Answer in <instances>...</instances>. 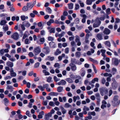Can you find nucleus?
I'll return each instance as SVG.
<instances>
[{
	"label": "nucleus",
	"instance_id": "1",
	"mask_svg": "<svg viewBox=\"0 0 120 120\" xmlns=\"http://www.w3.org/2000/svg\"><path fill=\"white\" fill-rule=\"evenodd\" d=\"M99 90L102 96L104 95L103 93H104L105 94H107L108 92V90L105 88H100Z\"/></svg>",
	"mask_w": 120,
	"mask_h": 120
},
{
	"label": "nucleus",
	"instance_id": "2",
	"mask_svg": "<svg viewBox=\"0 0 120 120\" xmlns=\"http://www.w3.org/2000/svg\"><path fill=\"white\" fill-rule=\"evenodd\" d=\"M71 63L70 64L71 67V68L72 71H75V60L74 59H71Z\"/></svg>",
	"mask_w": 120,
	"mask_h": 120
},
{
	"label": "nucleus",
	"instance_id": "3",
	"mask_svg": "<svg viewBox=\"0 0 120 120\" xmlns=\"http://www.w3.org/2000/svg\"><path fill=\"white\" fill-rule=\"evenodd\" d=\"M36 1H34L33 3L32 2L28 3H27L26 5L28 8L31 9L36 4Z\"/></svg>",
	"mask_w": 120,
	"mask_h": 120
},
{
	"label": "nucleus",
	"instance_id": "4",
	"mask_svg": "<svg viewBox=\"0 0 120 120\" xmlns=\"http://www.w3.org/2000/svg\"><path fill=\"white\" fill-rule=\"evenodd\" d=\"M113 81V82L112 83V88L115 90L116 89L118 83L115 80V79H112Z\"/></svg>",
	"mask_w": 120,
	"mask_h": 120
},
{
	"label": "nucleus",
	"instance_id": "5",
	"mask_svg": "<svg viewBox=\"0 0 120 120\" xmlns=\"http://www.w3.org/2000/svg\"><path fill=\"white\" fill-rule=\"evenodd\" d=\"M41 52V49L39 47L35 48L34 50V52L35 54L37 55L39 53Z\"/></svg>",
	"mask_w": 120,
	"mask_h": 120
},
{
	"label": "nucleus",
	"instance_id": "6",
	"mask_svg": "<svg viewBox=\"0 0 120 120\" xmlns=\"http://www.w3.org/2000/svg\"><path fill=\"white\" fill-rule=\"evenodd\" d=\"M11 37L14 40H17L19 38V35L18 33H15L11 35Z\"/></svg>",
	"mask_w": 120,
	"mask_h": 120
},
{
	"label": "nucleus",
	"instance_id": "7",
	"mask_svg": "<svg viewBox=\"0 0 120 120\" xmlns=\"http://www.w3.org/2000/svg\"><path fill=\"white\" fill-rule=\"evenodd\" d=\"M10 75L11 76L15 77L16 76V73L14 71L13 68H11L10 69Z\"/></svg>",
	"mask_w": 120,
	"mask_h": 120
},
{
	"label": "nucleus",
	"instance_id": "8",
	"mask_svg": "<svg viewBox=\"0 0 120 120\" xmlns=\"http://www.w3.org/2000/svg\"><path fill=\"white\" fill-rule=\"evenodd\" d=\"M95 96L96 99L97 100V102L98 104H99L100 101V98L99 94L97 93L95 94Z\"/></svg>",
	"mask_w": 120,
	"mask_h": 120
},
{
	"label": "nucleus",
	"instance_id": "9",
	"mask_svg": "<svg viewBox=\"0 0 120 120\" xmlns=\"http://www.w3.org/2000/svg\"><path fill=\"white\" fill-rule=\"evenodd\" d=\"M104 34L106 35L109 34L111 33V31L107 28H105L103 32Z\"/></svg>",
	"mask_w": 120,
	"mask_h": 120
},
{
	"label": "nucleus",
	"instance_id": "10",
	"mask_svg": "<svg viewBox=\"0 0 120 120\" xmlns=\"http://www.w3.org/2000/svg\"><path fill=\"white\" fill-rule=\"evenodd\" d=\"M112 105L113 106H116L119 105L120 103V100H119L118 101H112Z\"/></svg>",
	"mask_w": 120,
	"mask_h": 120
},
{
	"label": "nucleus",
	"instance_id": "11",
	"mask_svg": "<svg viewBox=\"0 0 120 120\" xmlns=\"http://www.w3.org/2000/svg\"><path fill=\"white\" fill-rule=\"evenodd\" d=\"M112 60L113 61L114 64L116 66H117L119 63V60L116 58H114L112 59Z\"/></svg>",
	"mask_w": 120,
	"mask_h": 120
},
{
	"label": "nucleus",
	"instance_id": "12",
	"mask_svg": "<svg viewBox=\"0 0 120 120\" xmlns=\"http://www.w3.org/2000/svg\"><path fill=\"white\" fill-rule=\"evenodd\" d=\"M98 79L97 78H95L92 79L91 81L89 82V84L90 85L92 83H94L95 82H98Z\"/></svg>",
	"mask_w": 120,
	"mask_h": 120
},
{
	"label": "nucleus",
	"instance_id": "13",
	"mask_svg": "<svg viewBox=\"0 0 120 120\" xmlns=\"http://www.w3.org/2000/svg\"><path fill=\"white\" fill-rule=\"evenodd\" d=\"M66 82L64 80H61L60 81L58 82V84L59 85H64L66 84Z\"/></svg>",
	"mask_w": 120,
	"mask_h": 120
},
{
	"label": "nucleus",
	"instance_id": "14",
	"mask_svg": "<svg viewBox=\"0 0 120 120\" xmlns=\"http://www.w3.org/2000/svg\"><path fill=\"white\" fill-rule=\"evenodd\" d=\"M22 23L24 24V26L27 27H29L30 25V24L29 22L26 21L23 22Z\"/></svg>",
	"mask_w": 120,
	"mask_h": 120
},
{
	"label": "nucleus",
	"instance_id": "15",
	"mask_svg": "<svg viewBox=\"0 0 120 120\" xmlns=\"http://www.w3.org/2000/svg\"><path fill=\"white\" fill-rule=\"evenodd\" d=\"M6 64L7 66L10 68L12 67L13 66V63L9 61H8L6 63Z\"/></svg>",
	"mask_w": 120,
	"mask_h": 120
},
{
	"label": "nucleus",
	"instance_id": "16",
	"mask_svg": "<svg viewBox=\"0 0 120 120\" xmlns=\"http://www.w3.org/2000/svg\"><path fill=\"white\" fill-rule=\"evenodd\" d=\"M4 104L6 106H7L8 105V103L9 102V101L8 99L7 98H5L4 100Z\"/></svg>",
	"mask_w": 120,
	"mask_h": 120
},
{
	"label": "nucleus",
	"instance_id": "17",
	"mask_svg": "<svg viewBox=\"0 0 120 120\" xmlns=\"http://www.w3.org/2000/svg\"><path fill=\"white\" fill-rule=\"evenodd\" d=\"M49 44L50 47L52 48H54L56 47L55 43L53 42H50L49 43Z\"/></svg>",
	"mask_w": 120,
	"mask_h": 120
},
{
	"label": "nucleus",
	"instance_id": "18",
	"mask_svg": "<svg viewBox=\"0 0 120 120\" xmlns=\"http://www.w3.org/2000/svg\"><path fill=\"white\" fill-rule=\"evenodd\" d=\"M89 59L94 64H98V63L97 60H95L92 58H90Z\"/></svg>",
	"mask_w": 120,
	"mask_h": 120
},
{
	"label": "nucleus",
	"instance_id": "19",
	"mask_svg": "<svg viewBox=\"0 0 120 120\" xmlns=\"http://www.w3.org/2000/svg\"><path fill=\"white\" fill-rule=\"evenodd\" d=\"M95 23H96L97 24H98L99 25H100L101 24V22L100 21V19L99 18L97 17L95 20Z\"/></svg>",
	"mask_w": 120,
	"mask_h": 120
},
{
	"label": "nucleus",
	"instance_id": "20",
	"mask_svg": "<svg viewBox=\"0 0 120 120\" xmlns=\"http://www.w3.org/2000/svg\"><path fill=\"white\" fill-rule=\"evenodd\" d=\"M46 11L49 13L51 14L52 12V10L49 7H47L46 9Z\"/></svg>",
	"mask_w": 120,
	"mask_h": 120
},
{
	"label": "nucleus",
	"instance_id": "21",
	"mask_svg": "<svg viewBox=\"0 0 120 120\" xmlns=\"http://www.w3.org/2000/svg\"><path fill=\"white\" fill-rule=\"evenodd\" d=\"M105 45L109 47H110L111 46V44L109 41H107L105 42Z\"/></svg>",
	"mask_w": 120,
	"mask_h": 120
},
{
	"label": "nucleus",
	"instance_id": "22",
	"mask_svg": "<svg viewBox=\"0 0 120 120\" xmlns=\"http://www.w3.org/2000/svg\"><path fill=\"white\" fill-rule=\"evenodd\" d=\"M97 38L100 40H101L102 39V35L101 34H97Z\"/></svg>",
	"mask_w": 120,
	"mask_h": 120
},
{
	"label": "nucleus",
	"instance_id": "23",
	"mask_svg": "<svg viewBox=\"0 0 120 120\" xmlns=\"http://www.w3.org/2000/svg\"><path fill=\"white\" fill-rule=\"evenodd\" d=\"M21 18L22 20V21H24L26 19H28V17L27 16H26V17L24 15H22L20 17Z\"/></svg>",
	"mask_w": 120,
	"mask_h": 120
},
{
	"label": "nucleus",
	"instance_id": "24",
	"mask_svg": "<svg viewBox=\"0 0 120 120\" xmlns=\"http://www.w3.org/2000/svg\"><path fill=\"white\" fill-rule=\"evenodd\" d=\"M3 29L4 30L6 31H7L8 29V26L7 25H5L4 26H3Z\"/></svg>",
	"mask_w": 120,
	"mask_h": 120
},
{
	"label": "nucleus",
	"instance_id": "25",
	"mask_svg": "<svg viewBox=\"0 0 120 120\" xmlns=\"http://www.w3.org/2000/svg\"><path fill=\"white\" fill-rule=\"evenodd\" d=\"M7 22L5 20H1L0 22V25L2 26L6 24Z\"/></svg>",
	"mask_w": 120,
	"mask_h": 120
},
{
	"label": "nucleus",
	"instance_id": "26",
	"mask_svg": "<svg viewBox=\"0 0 120 120\" xmlns=\"http://www.w3.org/2000/svg\"><path fill=\"white\" fill-rule=\"evenodd\" d=\"M63 90V88L62 87L60 86L58 87L57 90L58 92H60L62 91Z\"/></svg>",
	"mask_w": 120,
	"mask_h": 120
},
{
	"label": "nucleus",
	"instance_id": "27",
	"mask_svg": "<svg viewBox=\"0 0 120 120\" xmlns=\"http://www.w3.org/2000/svg\"><path fill=\"white\" fill-rule=\"evenodd\" d=\"M96 115V113L95 112L93 111L90 112H89L88 113V115H92L93 116H95Z\"/></svg>",
	"mask_w": 120,
	"mask_h": 120
},
{
	"label": "nucleus",
	"instance_id": "28",
	"mask_svg": "<svg viewBox=\"0 0 120 120\" xmlns=\"http://www.w3.org/2000/svg\"><path fill=\"white\" fill-rule=\"evenodd\" d=\"M50 33H55V29L54 28H52L49 30V31Z\"/></svg>",
	"mask_w": 120,
	"mask_h": 120
},
{
	"label": "nucleus",
	"instance_id": "29",
	"mask_svg": "<svg viewBox=\"0 0 120 120\" xmlns=\"http://www.w3.org/2000/svg\"><path fill=\"white\" fill-rule=\"evenodd\" d=\"M28 8L27 6H24L22 8V10L24 11H26L28 10Z\"/></svg>",
	"mask_w": 120,
	"mask_h": 120
},
{
	"label": "nucleus",
	"instance_id": "30",
	"mask_svg": "<svg viewBox=\"0 0 120 120\" xmlns=\"http://www.w3.org/2000/svg\"><path fill=\"white\" fill-rule=\"evenodd\" d=\"M68 8L70 9H72L73 8V4L71 3L68 4Z\"/></svg>",
	"mask_w": 120,
	"mask_h": 120
},
{
	"label": "nucleus",
	"instance_id": "31",
	"mask_svg": "<svg viewBox=\"0 0 120 120\" xmlns=\"http://www.w3.org/2000/svg\"><path fill=\"white\" fill-rule=\"evenodd\" d=\"M38 87L42 91H44L45 90L44 87L41 86H38Z\"/></svg>",
	"mask_w": 120,
	"mask_h": 120
},
{
	"label": "nucleus",
	"instance_id": "32",
	"mask_svg": "<svg viewBox=\"0 0 120 120\" xmlns=\"http://www.w3.org/2000/svg\"><path fill=\"white\" fill-rule=\"evenodd\" d=\"M75 55L77 57H79L81 55V53L80 52H77L75 53Z\"/></svg>",
	"mask_w": 120,
	"mask_h": 120
},
{
	"label": "nucleus",
	"instance_id": "33",
	"mask_svg": "<svg viewBox=\"0 0 120 120\" xmlns=\"http://www.w3.org/2000/svg\"><path fill=\"white\" fill-rule=\"evenodd\" d=\"M40 65V63L39 62L36 63L34 64V67L35 68H38Z\"/></svg>",
	"mask_w": 120,
	"mask_h": 120
},
{
	"label": "nucleus",
	"instance_id": "34",
	"mask_svg": "<svg viewBox=\"0 0 120 120\" xmlns=\"http://www.w3.org/2000/svg\"><path fill=\"white\" fill-rule=\"evenodd\" d=\"M65 32L64 31L62 32L60 34H58L59 37L60 38L63 36L65 34Z\"/></svg>",
	"mask_w": 120,
	"mask_h": 120
},
{
	"label": "nucleus",
	"instance_id": "35",
	"mask_svg": "<svg viewBox=\"0 0 120 120\" xmlns=\"http://www.w3.org/2000/svg\"><path fill=\"white\" fill-rule=\"evenodd\" d=\"M85 74V71L84 70H82L81 72H80V75L82 77L84 76Z\"/></svg>",
	"mask_w": 120,
	"mask_h": 120
},
{
	"label": "nucleus",
	"instance_id": "36",
	"mask_svg": "<svg viewBox=\"0 0 120 120\" xmlns=\"http://www.w3.org/2000/svg\"><path fill=\"white\" fill-rule=\"evenodd\" d=\"M118 97H119L117 95L115 96L113 99L114 101H118Z\"/></svg>",
	"mask_w": 120,
	"mask_h": 120
},
{
	"label": "nucleus",
	"instance_id": "37",
	"mask_svg": "<svg viewBox=\"0 0 120 120\" xmlns=\"http://www.w3.org/2000/svg\"><path fill=\"white\" fill-rule=\"evenodd\" d=\"M110 9L109 8H108L106 10V12L107 15H109L110 14Z\"/></svg>",
	"mask_w": 120,
	"mask_h": 120
},
{
	"label": "nucleus",
	"instance_id": "38",
	"mask_svg": "<svg viewBox=\"0 0 120 120\" xmlns=\"http://www.w3.org/2000/svg\"><path fill=\"white\" fill-rule=\"evenodd\" d=\"M71 106L68 103H66L64 105V107L67 108L71 107Z\"/></svg>",
	"mask_w": 120,
	"mask_h": 120
},
{
	"label": "nucleus",
	"instance_id": "39",
	"mask_svg": "<svg viewBox=\"0 0 120 120\" xmlns=\"http://www.w3.org/2000/svg\"><path fill=\"white\" fill-rule=\"evenodd\" d=\"M21 28L22 29V31L24 30H25V27L24 24H20Z\"/></svg>",
	"mask_w": 120,
	"mask_h": 120
},
{
	"label": "nucleus",
	"instance_id": "40",
	"mask_svg": "<svg viewBox=\"0 0 120 120\" xmlns=\"http://www.w3.org/2000/svg\"><path fill=\"white\" fill-rule=\"evenodd\" d=\"M92 1L90 0H86V4L87 5H91L92 4Z\"/></svg>",
	"mask_w": 120,
	"mask_h": 120
},
{
	"label": "nucleus",
	"instance_id": "41",
	"mask_svg": "<svg viewBox=\"0 0 120 120\" xmlns=\"http://www.w3.org/2000/svg\"><path fill=\"white\" fill-rule=\"evenodd\" d=\"M53 79L54 81L56 82H57L60 80V79L58 78L57 77L55 76L54 77Z\"/></svg>",
	"mask_w": 120,
	"mask_h": 120
},
{
	"label": "nucleus",
	"instance_id": "42",
	"mask_svg": "<svg viewBox=\"0 0 120 120\" xmlns=\"http://www.w3.org/2000/svg\"><path fill=\"white\" fill-rule=\"evenodd\" d=\"M4 53V49H2L0 50V54L1 56H3Z\"/></svg>",
	"mask_w": 120,
	"mask_h": 120
},
{
	"label": "nucleus",
	"instance_id": "43",
	"mask_svg": "<svg viewBox=\"0 0 120 120\" xmlns=\"http://www.w3.org/2000/svg\"><path fill=\"white\" fill-rule=\"evenodd\" d=\"M39 40L41 44H43L45 41V39L44 38H41L39 39Z\"/></svg>",
	"mask_w": 120,
	"mask_h": 120
},
{
	"label": "nucleus",
	"instance_id": "44",
	"mask_svg": "<svg viewBox=\"0 0 120 120\" xmlns=\"http://www.w3.org/2000/svg\"><path fill=\"white\" fill-rule=\"evenodd\" d=\"M66 80L68 82L70 83H72L73 82V80L70 78H67L66 79Z\"/></svg>",
	"mask_w": 120,
	"mask_h": 120
},
{
	"label": "nucleus",
	"instance_id": "45",
	"mask_svg": "<svg viewBox=\"0 0 120 120\" xmlns=\"http://www.w3.org/2000/svg\"><path fill=\"white\" fill-rule=\"evenodd\" d=\"M26 114L29 117L31 116V115L30 114V112L29 111H27L26 113Z\"/></svg>",
	"mask_w": 120,
	"mask_h": 120
},
{
	"label": "nucleus",
	"instance_id": "46",
	"mask_svg": "<svg viewBox=\"0 0 120 120\" xmlns=\"http://www.w3.org/2000/svg\"><path fill=\"white\" fill-rule=\"evenodd\" d=\"M44 49L46 50V52L47 53H48L49 52V48L47 47H46L44 48Z\"/></svg>",
	"mask_w": 120,
	"mask_h": 120
},
{
	"label": "nucleus",
	"instance_id": "47",
	"mask_svg": "<svg viewBox=\"0 0 120 120\" xmlns=\"http://www.w3.org/2000/svg\"><path fill=\"white\" fill-rule=\"evenodd\" d=\"M52 79V78L50 76H49L47 78V81L49 82H51Z\"/></svg>",
	"mask_w": 120,
	"mask_h": 120
},
{
	"label": "nucleus",
	"instance_id": "48",
	"mask_svg": "<svg viewBox=\"0 0 120 120\" xmlns=\"http://www.w3.org/2000/svg\"><path fill=\"white\" fill-rule=\"evenodd\" d=\"M60 66V65L58 63H56L55 64L54 66V67L55 68L58 67V68H60L59 66Z\"/></svg>",
	"mask_w": 120,
	"mask_h": 120
},
{
	"label": "nucleus",
	"instance_id": "49",
	"mask_svg": "<svg viewBox=\"0 0 120 120\" xmlns=\"http://www.w3.org/2000/svg\"><path fill=\"white\" fill-rule=\"evenodd\" d=\"M69 52V48L67 47L65 49V52L66 54L68 53Z\"/></svg>",
	"mask_w": 120,
	"mask_h": 120
},
{
	"label": "nucleus",
	"instance_id": "50",
	"mask_svg": "<svg viewBox=\"0 0 120 120\" xmlns=\"http://www.w3.org/2000/svg\"><path fill=\"white\" fill-rule=\"evenodd\" d=\"M57 94V93L53 92H51L49 94V95H56Z\"/></svg>",
	"mask_w": 120,
	"mask_h": 120
},
{
	"label": "nucleus",
	"instance_id": "51",
	"mask_svg": "<svg viewBox=\"0 0 120 120\" xmlns=\"http://www.w3.org/2000/svg\"><path fill=\"white\" fill-rule=\"evenodd\" d=\"M29 56L30 57H31L34 56V54L32 52H30L28 54Z\"/></svg>",
	"mask_w": 120,
	"mask_h": 120
},
{
	"label": "nucleus",
	"instance_id": "52",
	"mask_svg": "<svg viewBox=\"0 0 120 120\" xmlns=\"http://www.w3.org/2000/svg\"><path fill=\"white\" fill-rule=\"evenodd\" d=\"M100 25H99L98 24L94 23L93 24V26L94 28H96L98 27Z\"/></svg>",
	"mask_w": 120,
	"mask_h": 120
},
{
	"label": "nucleus",
	"instance_id": "53",
	"mask_svg": "<svg viewBox=\"0 0 120 120\" xmlns=\"http://www.w3.org/2000/svg\"><path fill=\"white\" fill-rule=\"evenodd\" d=\"M25 43L26 44H28L30 43V42H29V39H26L25 41Z\"/></svg>",
	"mask_w": 120,
	"mask_h": 120
},
{
	"label": "nucleus",
	"instance_id": "54",
	"mask_svg": "<svg viewBox=\"0 0 120 120\" xmlns=\"http://www.w3.org/2000/svg\"><path fill=\"white\" fill-rule=\"evenodd\" d=\"M90 109L89 108L87 107L86 106H85L83 109V110H85L86 111H88Z\"/></svg>",
	"mask_w": 120,
	"mask_h": 120
},
{
	"label": "nucleus",
	"instance_id": "55",
	"mask_svg": "<svg viewBox=\"0 0 120 120\" xmlns=\"http://www.w3.org/2000/svg\"><path fill=\"white\" fill-rule=\"evenodd\" d=\"M75 38V37L74 35H72V36L70 37L69 38V39L70 41H71L73 40Z\"/></svg>",
	"mask_w": 120,
	"mask_h": 120
},
{
	"label": "nucleus",
	"instance_id": "56",
	"mask_svg": "<svg viewBox=\"0 0 120 120\" xmlns=\"http://www.w3.org/2000/svg\"><path fill=\"white\" fill-rule=\"evenodd\" d=\"M49 105L52 106H54V102L52 101H50L49 103Z\"/></svg>",
	"mask_w": 120,
	"mask_h": 120
},
{
	"label": "nucleus",
	"instance_id": "57",
	"mask_svg": "<svg viewBox=\"0 0 120 120\" xmlns=\"http://www.w3.org/2000/svg\"><path fill=\"white\" fill-rule=\"evenodd\" d=\"M54 40V38L53 37L49 36L48 37V40L49 41H52Z\"/></svg>",
	"mask_w": 120,
	"mask_h": 120
},
{
	"label": "nucleus",
	"instance_id": "58",
	"mask_svg": "<svg viewBox=\"0 0 120 120\" xmlns=\"http://www.w3.org/2000/svg\"><path fill=\"white\" fill-rule=\"evenodd\" d=\"M90 45L91 47H93V48L94 49H95V47L94 46V42H91L90 43Z\"/></svg>",
	"mask_w": 120,
	"mask_h": 120
},
{
	"label": "nucleus",
	"instance_id": "59",
	"mask_svg": "<svg viewBox=\"0 0 120 120\" xmlns=\"http://www.w3.org/2000/svg\"><path fill=\"white\" fill-rule=\"evenodd\" d=\"M12 87L10 86V85H8L7 87V89L8 90H10L12 89Z\"/></svg>",
	"mask_w": 120,
	"mask_h": 120
},
{
	"label": "nucleus",
	"instance_id": "60",
	"mask_svg": "<svg viewBox=\"0 0 120 120\" xmlns=\"http://www.w3.org/2000/svg\"><path fill=\"white\" fill-rule=\"evenodd\" d=\"M106 82V80L104 78H103L102 79L101 81V83L103 84H104L105 82Z\"/></svg>",
	"mask_w": 120,
	"mask_h": 120
},
{
	"label": "nucleus",
	"instance_id": "61",
	"mask_svg": "<svg viewBox=\"0 0 120 120\" xmlns=\"http://www.w3.org/2000/svg\"><path fill=\"white\" fill-rule=\"evenodd\" d=\"M120 19L118 18H117L115 19V23H118L120 22Z\"/></svg>",
	"mask_w": 120,
	"mask_h": 120
},
{
	"label": "nucleus",
	"instance_id": "62",
	"mask_svg": "<svg viewBox=\"0 0 120 120\" xmlns=\"http://www.w3.org/2000/svg\"><path fill=\"white\" fill-rule=\"evenodd\" d=\"M49 59L51 61H52L54 59V57H50V56H48V57Z\"/></svg>",
	"mask_w": 120,
	"mask_h": 120
},
{
	"label": "nucleus",
	"instance_id": "63",
	"mask_svg": "<svg viewBox=\"0 0 120 120\" xmlns=\"http://www.w3.org/2000/svg\"><path fill=\"white\" fill-rule=\"evenodd\" d=\"M68 13L66 11H64L63 14V16H67L68 15Z\"/></svg>",
	"mask_w": 120,
	"mask_h": 120
},
{
	"label": "nucleus",
	"instance_id": "64",
	"mask_svg": "<svg viewBox=\"0 0 120 120\" xmlns=\"http://www.w3.org/2000/svg\"><path fill=\"white\" fill-rule=\"evenodd\" d=\"M66 19V17L65 16L63 15H62L61 17V20H64Z\"/></svg>",
	"mask_w": 120,
	"mask_h": 120
}]
</instances>
